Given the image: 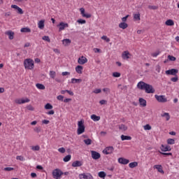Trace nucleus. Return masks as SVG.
<instances>
[{"mask_svg":"<svg viewBox=\"0 0 179 179\" xmlns=\"http://www.w3.org/2000/svg\"><path fill=\"white\" fill-rule=\"evenodd\" d=\"M21 33H30L31 31V29H30V28L29 27H24V28H22L20 29Z\"/></svg>","mask_w":179,"mask_h":179,"instance_id":"nucleus-23","label":"nucleus"},{"mask_svg":"<svg viewBox=\"0 0 179 179\" xmlns=\"http://www.w3.org/2000/svg\"><path fill=\"white\" fill-rule=\"evenodd\" d=\"M166 26H174V21L173 20H168L165 22Z\"/></svg>","mask_w":179,"mask_h":179,"instance_id":"nucleus-26","label":"nucleus"},{"mask_svg":"<svg viewBox=\"0 0 179 179\" xmlns=\"http://www.w3.org/2000/svg\"><path fill=\"white\" fill-rule=\"evenodd\" d=\"M91 120H93V121H100V116H97L96 115H92Z\"/></svg>","mask_w":179,"mask_h":179,"instance_id":"nucleus-30","label":"nucleus"},{"mask_svg":"<svg viewBox=\"0 0 179 179\" xmlns=\"http://www.w3.org/2000/svg\"><path fill=\"white\" fill-rule=\"evenodd\" d=\"M145 93L148 94H153L155 92V88H153V86H152L150 84H147L146 87H145Z\"/></svg>","mask_w":179,"mask_h":179,"instance_id":"nucleus-5","label":"nucleus"},{"mask_svg":"<svg viewBox=\"0 0 179 179\" xmlns=\"http://www.w3.org/2000/svg\"><path fill=\"white\" fill-rule=\"evenodd\" d=\"M118 127L120 131H127V129H128V127L125 126L124 124H120Z\"/></svg>","mask_w":179,"mask_h":179,"instance_id":"nucleus-28","label":"nucleus"},{"mask_svg":"<svg viewBox=\"0 0 179 179\" xmlns=\"http://www.w3.org/2000/svg\"><path fill=\"white\" fill-rule=\"evenodd\" d=\"M24 66L25 69H34V61L31 59H26L24 61Z\"/></svg>","mask_w":179,"mask_h":179,"instance_id":"nucleus-1","label":"nucleus"},{"mask_svg":"<svg viewBox=\"0 0 179 179\" xmlns=\"http://www.w3.org/2000/svg\"><path fill=\"white\" fill-rule=\"evenodd\" d=\"M57 100H59L60 101H64V96L62 95H59L57 97Z\"/></svg>","mask_w":179,"mask_h":179,"instance_id":"nucleus-58","label":"nucleus"},{"mask_svg":"<svg viewBox=\"0 0 179 179\" xmlns=\"http://www.w3.org/2000/svg\"><path fill=\"white\" fill-rule=\"evenodd\" d=\"M80 166H82V162L80 161H76L72 163L73 167H80Z\"/></svg>","mask_w":179,"mask_h":179,"instance_id":"nucleus-21","label":"nucleus"},{"mask_svg":"<svg viewBox=\"0 0 179 179\" xmlns=\"http://www.w3.org/2000/svg\"><path fill=\"white\" fill-rule=\"evenodd\" d=\"M121 139H122V141H131V139H132V137H131L129 136L122 135Z\"/></svg>","mask_w":179,"mask_h":179,"instance_id":"nucleus-25","label":"nucleus"},{"mask_svg":"<svg viewBox=\"0 0 179 179\" xmlns=\"http://www.w3.org/2000/svg\"><path fill=\"white\" fill-rule=\"evenodd\" d=\"M118 163H120V164H128V163H129V159L120 157L118 159Z\"/></svg>","mask_w":179,"mask_h":179,"instance_id":"nucleus-14","label":"nucleus"},{"mask_svg":"<svg viewBox=\"0 0 179 179\" xmlns=\"http://www.w3.org/2000/svg\"><path fill=\"white\" fill-rule=\"evenodd\" d=\"M91 155H92V159H94V160H99V159H100V157H101V155H100V153H99L96 151H91Z\"/></svg>","mask_w":179,"mask_h":179,"instance_id":"nucleus-10","label":"nucleus"},{"mask_svg":"<svg viewBox=\"0 0 179 179\" xmlns=\"http://www.w3.org/2000/svg\"><path fill=\"white\" fill-rule=\"evenodd\" d=\"M113 76L114 78H120V76H121V73L119 72H114L113 73Z\"/></svg>","mask_w":179,"mask_h":179,"instance_id":"nucleus-46","label":"nucleus"},{"mask_svg":"<svg viewBox=\"0 0 179 179\" xmlns=\"http://www.w3.org/2000/svg\"><path fill=\"white\" fill-rule=\"evenodd\" d=\"M80 12H81L82 16H83V15H85V8H80Z\"/></svg>","mask_w":179,"mask_h":179,"instance_id":"nucleus-64","label":"nucleus"},{"mask_svg":"<svg viewBox=\"0 0 179 179\" xmlns=\"http://www.w3.org/2000/svg\"><path fill=\"white\" fill-rule=\"evenodd\" d=\"M159 54H160V51H157L155 52L152 53L151 55L154 58H156V57H157V55H159Z\"/></svg>","mask_w":179,"mask_h":179,"instance_id":"nucleus-47","label":"nucleus"},{"mask_svg":"<svg viewBox=\"0 0 179 179\" xmlns=\"http://www.w3.org/2000/svg\"><path fill=\"white\" fill-rule=\"evenodd\" d=\"M168 59H169V61H176L177 59L174 56L168 55Z\"/></svg>","mask_w":179,"mask_h":179,"instance_id":"nucleus-48","label":"nucleus"},{"mask_svg":"<svg viewBox=\"0 0 179 179\" xmlns=\"http://www.w3.org/2000/svg\"><path fill=\"white\" fill-rule=\"evenodd\" d=\"M52 105H51V103H48L45 105V110H52Z\"/></svg>","mask_w":179,"mask_h":179,"instance_id":"nucleus-34","label":"nucleus"},{"mask_svg":"<svg viewBox=\"0 0 179 179\" xmlns=\"http://www.w3.org/2000/svg\"><path fill=\"white\" fill-rule=\"evenodd\" d=\"M161 117H165L166 121H170V114L169 113L162 114Z\"/></svg>","mask_w":179,"mask_h":179,"instance_id":"nucleus-29","label":"nucleus"},{"mask_svg":"<svg viewBox=\"0 0 179 179\" xmlns=\"http://www.w3.org/2000/svg\"><path fill=\"white\" fill-rule=\"evenodd\" d=\"M119 27L120 29H123V30H124V29H127V27H128V24H127L125 22H121L119 24Z\"/></svg>","mask_w":179,"mask_h":179,"instance_id":"nucleus-24","label":"nucleus"},{"mask_svg":"<svg viewBox=\"0 0 179 179\" xmlns=\"http://www.w3.org/2000/svg\"><path fill=\"white\" fill-rule=\"evenodd\" d=\"M171 82H178V76H175V77H173L171 78Z\"/></svg>","mask_w":179,"mask_h":179,"instance_id":"nucleus-44","label":"nucleus"},{"mask_svg":"<svg viewBox=\"0 0 179 179\" xmlns=\"http://www.w3.org/2000/svg\"><path fill=\"white\" fill-rule=\"evenodd\" d=\"M22 104H24V103H29L30 101V99H29L28 98H26L24 99H22Z\"/></svg>","mask_w":179,"mask_h":179,"instance_id":"nucleus-52","label":"nucleus"},{"mask_svg":"<svg viewBox=\"0 0 179 179\" xmlns=\"http://www.w3.org/2000/svg\"><path fill=\"white\" fill-rule=\"evenodd\" d=\"M82 79H78V78H72L71 79V83H81Z\"/></svg>","mask_w":179,"mask_h":179,"instance_id":"nucleus-32","label":"nucleus"},{"mask_svg":"<svg viewBox=\"0 0 179 179\" xmlns=\"http://www.w3.org/2000/svg\"><path fill=\"white\" fill-rule=\"evenodd\" d=\"M162 152H170L171 150V148L169 145H162L160 148Z\"/></svg>","mask_w":179,"mask_h":179,"instance_id":"nucleus-13","label":"nucleus"},{"mask_svg":"<svg viewBox=\"0 0 179 179\" xmlns=\"http://www.w3.org/2000/svg\"><path fill=\"white\" fill-rule=\"evenodd\" d=\"M77 22L78 23H80V24H85V23H86V20L82 19L78 20Z\"/></svg>","mask_w":179,"mask_h":179,"instance_id":"nucleus-49","label":"nucleus"},{"mask_svg":"<svg viewBox=\"0 0 179 179\" xmlns=\"http://www.w3.org/2000/svg\"><path fill=\"white\" fill-rule=\"evenodd\" d=\"M166 75H172L173 76H177V73H178V69H171L168 71H165Z\"/></svg>","mask_w":179,"mask_h":179,"instance_id":"nucleus-6","label":"nucleus"},{"mask_svg":"<svg viewBox=\"0 0 179 179\" xmlns=\"http://www.w3.org/2000/svg\"><path fill=\"white\" fill-rule=\"evenodd\" d=\"M83 17H86L87 19H90V17H92V15L89 13H85V15H83Z\"/></svg>","mask_w":179,"mask_h":179,"instance_id":"nucleus-54","label":"nucleus"},{"mask_svg":"<svg viewBox=\"0 0 179 179\" xmlns=\"http://www.w3.org/2000/svg\"><path fill=\"white\" fill-rule=\"evenodd\" d=\"M140 106L142 107H146V100H145L143 98H140L139 100Z\"/></svg>","mask_w":179,"mask_h":179,"instance_id":"nucleus-18","label":"nucleus"},{"mask_svg":"<svg viewBox=\"0 0 179 179\" xmlns=\"http://www.w3.org/2000/svg\"><path fill=\"white\" fill-rule=\"evenodd\" d=\"M57 27H59V31H62V30H65L66 27H69V25L68 24V23L60 22L57 25Z\"/></svg>","mask_w":179,"mask_h":179,"instance_id":"nucleus-8","label":"nucleus"},{"mask_svg":"<svg viewBox=\"0 0 179 179\" xmlns=\"http://www.w3.org/2000/svg\"><path fill=\"white\" fill-rule=\"evenodd\" d=\"M98 176H99V177H100V178H104V177H106V172H104V171H100L98 173Z\"/></svg>","mask_w":179,"mask_h":179,"instance_id":"nucleus-36","label":"nucleus"},{"mask_svg":"<svg viewBox=\"0 0 179 179\" xmlns=\"http://www.w3.org/2000/svg\"><path fill=\"white\" fill-rule=\"evenodd\" d=\"M3 170L4 171H12L14 169L13 167H6Z\"/></svg>","mask_w":179,"mask_h":179,"instance_id":"nucleus-53","label":"nucleus"},{"mask_svg":"<svg viewBox=\"0 0 179 179\" xmlns=\"http://www.w3.org/2000/svg\"><path fill=\"white\" fill-rule=\"evenodd\" d=\"M148 8L149 9H152L153 10H156V9H157V6H149Z\"/></svg>","mask_w":179,"mask_h":179,"instance_id":"nucleus-61","label":"nucleus"},{"mask_svg":"<svg viewBox=\"0 0 179 179\" xmlns=\"http://www.w3.org/2000/svg\"><path fill=\"white\" fill-rule=\"evenodd\" d=\"M160 153L164 156H173V154L171 152H160Z\"/></svg>","mask_w":179,"mask_h":179,"instance_id":"nucleus-51","label":"nucleus"},{"mask_svg":"<svg viewBox=\"0 0 179 179\" xmlns=\"http://www.w3.org/2000/svg\"><path fill=\"white\" fill-rule=\"evenodd\" d=\"M78 62L80 65H85V64H86V62H87V58H86L84 56H82L78 58Z\"/></svg>","mask_w":179,"mask_h":179,"instance_id":"nucleus-11","label":"nucleus"},{"mask_svg":"<svg viewBox=\"0 0 179 179\" xmlns=\"http://www.w3.org/2000/svg\"><path fill=\"white\" fill-rule=\"evenodd\" d=\"M16 159H17V160H20V162H23V160H24V157H23L22 156H17Z\"/></svg>","mask_w":179,"mask_h":179,"instance_id":"nucleus-60","label":"nucleus"},{"mask_svg":"<svg viewBox=\"0 0 179 179\" xmlns=\"http://www.w3.org/2000/svg\"><path fill=\"white\" fill-rule=\"evenodd\" d=\"M93 93H95V94H99V93H101V90L96 89L95 90L93 91Z\"/></svg>","mask_w":179,"mask_h":179,"instance_id":"nucleus-57","label":"nucleus"},{"mask_svg":"<svg viewBox=\"0 0 179 179\" xmlns=\"http://www.w3.org/2000/svg\"><path fill=\"white\" fill-rule=\"evenodd\" d=\"M49 75L52 79H55V76H57V73L54 71H50Z\"/></svg>","mask_w":179,"mask_h":179,"instance_id":"nucleus-33","label":"nucleus"},{"mask_svg":"<svg viewBox=\"0 0 179 179\" xmlns=\"http://www.w3.org/2000/svg\"><path fill=\"white\" fill-rule=\"evenodd\" d=\"M155 97L159 103H167V99L164 95H155Z\"/></svg>","mask_w":179,"mask_h":179,"instance_id":"nucleus-4","label":"nucleus"},{"mask_svg":"<svg viewBox=\"0 0 179 179\" xmlns=\"http://www.w3.org/2000/svg\"><path fill=\"white\" fill-rule=\"evenodd\" d=\"M147 85H148V83H146L143 81H140L137 84V87H138V89H140V90H145Z\"/></svg>","mask_w":179,"mask_h":179,"instance_id":"nucleus-7","label":"nucleus"},{"mask_svg":"<svg viewBox=\"0 0 179 179\" xmlns=\"http://www.w3.org/2000/svg\"><path fill=\"white\" fill-rule=\"evenodd\" d=\"M114 152V148L113 146L106 148L105 150H103V153L106 155H111Z\"/></svg>","mask_w":179,"mask_h":179,"instance_id":"nucleus-12","label":"nucleus"},{"mask_svg":"<svg viewBox=\"0 0 179 179\" xmlns=\"http://www.w3.org/2000/svg\"><path fill=\"white\" fill-rule=\"evenodd\" d=\"M31 150H40V146H38V145L32 146Z\"/></svg>","mask_w":179,"mask_h":179,"instance_id":"nucleus-56","label":"nucleus"},{"mask_svg":"<svg viewBox=\"0 0 179 179\" xmlns=\"http://www.w3.org/2000/svg\"><path fill=\"white\" fill-rule=\"evenodd\" d=\"M85 121L83 120H80L78 121V130H77V134L78 135H82V134H83V132H85Z\"/></svg>","mask_w":179,"mask_h":179,"instance_id":"nucleus-2","label":"nucleus"},{"mask_svg":"<svg viewBox=\"0 0 179 179\" xmlns=\"http://www.w3.org/2000/svg\"><path fill=\"white\" fill-rule=\"evenodd\" d=\"M71 155H66L64 159H63V161L66 163L68 162H69V160H71Z\"/></svg>","mask_w":179,"mask_h":179,"instance_id":"nucleus-37","label":"nucleus"},{"mask_svg":"<svg viewBox=\"0 0 179 179\" xmlns=\"http://www.w3.org/2000/svg\"><path fill=\"white\" fill-rule=\"evenodd\" d=\"M80 179H93V176L90 173H81L79 175Z\"/></svg>","mask_w":179,"mask_h":179,"instance_id":"nucleus-9","label":"nucleus"},{"mask_svg":"<svg viewBox=\"0 0 179 179\" xmlns=\"http://www.w3.org/2000/svg\"><path fill=\"white\" fill-rule=\"evenodd\" d=\"M161 69H162V68L160 67V65L157 64L155 67L156 71L158 72V73H160Z\"/></svg>","mask_w":179,"mask_h":179,"instance_id":"nucleus-50","label":"nucleus"},{"mask_svg":"<svg viewBox=\"0 0 179 179\" xmlns=\"http://www.w3.org/2000/svg\"><path fill=\"white\" fill-rule=\"evenodd\" d=\"M129 55H131V54H129V52L124 51L122 53V57L123 59H129Z\"/></svg>","mask_w":179,"mask_h":179,"instance_id":"nucleus-17","label":"nucleus"},{"mask_svg":"<svg viewBox=\"0 0 179 179\" xmlns=\"http://www.w3.org/2000/svg\"><path fill=\"white\" fill-rule=\"evenodd\" d=\"M58 152L60 153H65V149L64 148H60L58 149Z\"/></svg>","mask_w":179,"mask_h":179,"instance_id":"nucleus-62","label":"nucleus"},{"mask_svg":"<svg viewBox=\"0 0 179 179\" xmlns=\"http://www.w3.org/2000/svg\"><path fill=\"white\" fill-rule=\"evenodd\" d=\"M42 40H44L45 41H48V43L51 42V39H50V36H44L42 37Z\"/></svg>","mask_w":179,"mask_h":179,"instance_id":"nucleus-42","label":"nucleus"},{"mask_svg":"<svg viewBox=\"0 0 179 179\" xmlns=\"http://www.w3.org/2000/svg\"><path fill=\"white\" fill-rule=\"evenodd\" d=\"M83 142L84 143H85V145H92V139L90 138L85 139Z\"/></svg>","mask_w":179,"mask_h":179,"instance_id":"nucleus-38","label":"nucleus"},{"mask_svg":"<svg viewBox=\"0 0 179 179\" xmlns=\"http://www.w3.org/2000/svg\"><path fill=\"white\" fill-rule=\"evenodd\" d=\"M71 43V39L66 38L62 40V43L65 45V47H66L67 45H69Z\"/></svg>","mask_w":179,"mask_h":179,"instance_id":"nucleus-22","label":"nucleus"},{"mask_svg":"<svg viewBox=\"0 0 179 179\" xmlns=\"http://www.w3.org/2000/svg\"><path fill=\"white\" fill-rule=\"evenodd\" d=\"M42 124H45V125H48V124H50V120H43L42 121Z\"/></svg>","mask_w":179,"mask_h":179,"instance_id":"nucleus-63","label":"nucleus"},{"mask_svg":"<svg viewBox=\"0 0 179 179\" xmlns=\"http://www.w3.org/2000/svg\"><path fill=\"white\" fill-rule=\"evenodd\" d=\"M101 40H104L106 43H110V38L107 36H101Z\"/></svg>","mask_w":179,"mask_h":179,"instance_id":"nucleus-45","label":"nucleus"},{"mask_svg":"<svg viewBox=\"0 0 179 179\" xmlns=\"http://www.w3.org/2000/svg\"><path fill=\"white\" fill-rule=\"evenodd\" d=\"M103 92H104V93H106V94H110L111 90H110V88H103Z\"/></svg>","mask_w":179,"mask_h":179,"instance_id":"nucleus-43","label":"nucleus"},{"mask_svg":"<svg viewBox=\"0 0 179 179\" xmlns=\"http://www.w3.org/2000/svg\"><path fill=\"white\" fill-rule=\"evenodd\" d=\"M76 72H77V73H83V66H77L76 67Z\"/></svg>","mask_w":179,"mask_h":179,"instance_id":"nucleus-20","label":"nucleus"},{"mask_svg":"<svg viewBox=\"0 0 179 179\" xmlns=\"http://www.w3.org/2000/svg\"><path fill=\"white\" fill-rule=\"evenodd\" d=\"M6 34L8 36L9 40H13L15 33L12 31H8L6 32Z\"/></svg>","mask_w":179,"mask_h":179,"instance_id":"nucleus-16","label":"nucleus"},{"mask_svg":"<svg viewBox=\"0 0 179 179\" xmlns=\"http://www.w3.org/2000/svg\"><path fill=\"white\" fill-rule=\"evenodd\" d=\"M44 22H45L44 20H41V21L38 22V27L41 30H43L44 29Z\"/></svg>","mask_w":179,"mask_h":179,"instance_id":"nucleus-19","label":"nucleus"},{"mask_svg":"<svg viewBox=\"0 0 179 179\" xmlns=\"http://www.w3.org/2000/svg\"><path fill=\"white\" fill-rule=\"evenodd\" d=\"M129 166L130 167V169H135V167H138V162H131L129 164Z\"/></svg>","mask_w":179,"mask_h":179,"instance_id":"nucleus-31","label":"nucleus"},{"mask_svg":"<svg viewBox=\"0 0 179 179\" xmlns=\"http://www.w3.org/2000/svg\"><path fill=\"white\" fill-rule=\"evenodd\" d=\"M168 145H174L176 143V141L173 138H169L167 140Z\"/></svg>","mask_w":179,"mask_h":179,"instance_id":"nucleus-35","label":"nucleus"},{"mask_svg":"<svg viewBox=\"0 0 179 179\" xmlns=\"http://www.w3.org/2000/svg\"><path fill=\"white\" fill-rule=\"evenodd\" d=\"M17 10V13H19V15H23V10L20 8V7H18V9Z\"/></svg>","mask_w":179,"mask_h":179,"instance_id":"nucleus-55","label":"nucleus"},{"mask_svg":"<svg viewBox=\"0 0 179 179\" xmlns=\"http://www.w3.org/2000/svg\"><path fill=\"white\" fill-rule=\"evenodd\" d=\"M52 174L53 178L59 179L61 178V176H64V172H62L59 169H56L52 171Z\"/></svg>","mask_w":179,"mask_h":179,"instance_id":"nucleus-3","label":"nucleus"},{"mask_svg":"<svg viewBox=\"0 0 179 179\" xmlns=\"http://www.w3.org/2000/svg\"><path fill=\"white\" fill-rule=\"evenodd\" d=\"M36 86L37 89H39V90H44L45 89V86H44V85L41 83H37Z\"/></svg>","mask_w":179,"mask_h":179,"instance_id":"nucleus-27","label":"nucleus"},{"mask_svg":"<svg viewBox=\"0 0 179 179\" xmlns=\"http://www.w3.org/2000/svg\"><path fill=\"white\" fill-rule=\"evenodd\" d=\"M34 132H36V134H40V132H41V127H36L34 129Z\"/></svg>","mask_w":179,"mask_h":179,"instance_id":"nucleus-40","label":"nucleus"},{"mask_svg":"<svg viewBox=\"0 0 179 179\" xmlns=\"http://www.w3.org/2000/svg\"><path fill=\"white\" fill-rule=\"evenodd\" d=\"M128 17H129V15H127L125 17H123L122 18V22H123V23H125V21L128 19Z\"/></svg>","mask_w":179,"mask_h":179,"instance_id":"nucleus-59","label":"nucleus"},{"mask_svg":"<svg viewBox=\"0 0 179 179\" xmlns=\"http://www.w3.org/2000/svg\"><path fill=\"white\" fill-rule=\"evenodd\" d=\"M145 131H150L152 129V126L150 124H145L143 126Z\"/></svg>","mask_w":179,"mask_h":179,"instance_id":"nucleus-41","label":"nucleus"},{"mask_svg":"<svg viewBox=\"0 0 179 179\" xmlns=\"http://www.w3.org/2000/svg\"><path fill=\"white\" fill-rule=\"evenodd\" d=\"M154 169H156L159 173L164 174V171H163V166L162 165H155Z\"/></svg>","mask_w":179,"mask_h":179,"instance_id":"nucleus-15","label":"nucleus"},{"mask_svg":"<svg viewBox=\"0 0 179 179\" xmlns=\"http://www.w3.org/2000/svg\"><path fill=\"white\" fill-rule=\"evenodd\" d=\"M134 20H141V14L138 13V14L134 15Z\"/></svg>","mask_w":179,"mask_h":179,"instance_id":"nucleus-39","label":"nucleus"}]
</instances>
